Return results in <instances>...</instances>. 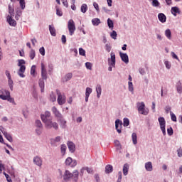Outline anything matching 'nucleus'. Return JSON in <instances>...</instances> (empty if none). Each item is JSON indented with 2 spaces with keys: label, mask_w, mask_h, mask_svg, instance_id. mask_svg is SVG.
Masks as SVG:
<instances>
[{
  "label": "nucleus",
  "mask_w": 182,
  "mask_h": 182,
  "mask_svg": "<svg viewBox=\"0 0 182 182\" xmlns=\"http://www.w3.org/2000/svg\"><path fill=\"white\" fill-rule=\"evenodd\" d=\"M72 178L73 181L77 182L79 180V171L75 170L73 173L68 170H66L63 175V180L65 181H69Z\"/></svg>",
  "instance_id": "f257e3e1"
},
{
  "label": "nucleus",
  "mask_w": 182,
  "mask_h": 182,
  "mask_svg": "<svg viewBox=\"0 0 182 182\" xmlns=\"http://www.w3.org/2000/svg\"><path fill=\"white\" fill-rule=\"evenodd\" d=\"M0 99L7 100L13 105H16L15 100L11 97V92L5 89L0 90Z\"/></svg>",
  "instance_id": "f03ea898"
},
{
  "label": "nucleus",
  "mask_w": 182,
  "mask_h": 182,
  "mask_svg": "<svg viewBox=\"0 0 182 182\" xmlns=\"http://www.w3.org/2000/svg\"><path fill=\"white\" fill-rule=\"evenodd\" d=\"M25 63L24 60H18V66H19L20 68L18 71V75L20 77H25V75H23V73H25V70H26V67L23 65Z\"/></svg>",
  "instance_id": "7ed1b4c3"
},
{
  "label": "nucleus",
  "mask_w": 182,
  "mask_h": 182,
  "mask_svg": "<svg viewBox=\"0 0 182 182\" xmlns=\"http://www.w3.org/2000/svg\"><path fill=\"white\" fill-rule=\"evenodd\" d=\"M136 107L139 113L141 114H144V116H147L149 114V110L146 109V105H144V102H137Z\"/></svg>",
  "instance_id": "20e7f679"
},
{
  "label": "nucleus",
  "mask_w": 182,
  "mask_h": 182,
  "mask_svg": "<svg viewBox=\"0 0 182 182\" xmlns=\"http://www.w3.org/2000/svg\"><path fill=\"white\" fill-rule=\"evenodd\" d=\"M56 94L58 96L57 102L60 106L66 103V96H65L59 90H56Z\"/></svg>",
  "instance_id": "39448f33"
},
{
  "label": "nucleus",
  "mask_w": 182,
  "mask_h": 182,
  "mask_svg": "<svg viewBox=\"0 0 182 182\" xmlns=\"http://www.w3.org/2000/svg\"><path fill=\"white\" fill-rule=\"evenodd\" d=\"M108 64L109 65L108 70L109 72H112V68H114V65H116V55L114 53H111V60L110 58L108 59Z\"/></svg>",
  "instance_id": "423d86ee"
},
{
  "label": "nucleus",
  "mask_w": 182,
  "mask_h": 182,
  "mask_svg": "<svg viewBox=\"0 0 182 182\" xmlns=\"http://www.w3.org/2000/svg\"><path fill=\"white\" fill-rule=\"evenodd\" d=\"M158 122L159 123V126L161 127V130L162 131V133L164 136H166V119L163 117H160L158 119Z\"/></svg>",
  "instance_id": "0eeeda50"
},
{
  "label": "nucleus",
  "mask_w": 182,
  "mask_h": 182,
  "mask_svg": "<svg viewBox=\"0 0 182 182\" xmlns=\"http://www.w3.org/2000/svg\"><path fill=\"white\" fill-rule=\"evenodd\" d=\"M45 126L46 129H54L55 130H58L59 129V125L56 122H52V119L46 122Z\"/></svg>",
  "instance_id": "6e6552de"
},
{
  "label": "nucleus",
  "mask_w": 182,
  "mask_h": 182,
  "mask_svg": "<svg viewBox=\"0 0 182 182\" xmlns=\"http://www.w3.org/2000/svg\"><path fill=\"white\" fill-rule=\"evenodd\" d=\"M68 31L70 32V36L75 33L76 31V26L75 25V21L73 20H70L68 24Z\"/></svg>",
  "instance_id": "1a4fd4ad"
},
{
  "label": "nucleus",
  "mask_w": 182,
  "mask_h": 182,
  "mask_svg": "<svg viewBox=\"0 0 182 182\" xmlns=\"http://www.w3.org/2000/svg\"><path fill=\"white\" fill-rule=\"evenodd\" d=\"M66 166H70V167H76L77 166V162L76 160L72 159L71 157H68L65 160Z\"/></svg>",
  "instance_id": "9d476101"
},
{
  "label": "nucleus",
  "mask_w": 182,
  "mask_h": 182,
  "mask_svg": "<svg viewBox=\"0 0 182 182\" xmlns=\"http://www.w3.org/2000/svg\"><path fill=\"white\" fill-rule=\"evenodd\" d=\"M41 120L43 122V123H46V122H48L50 119V112L49 111H46L44 114H42L41 116Z\"/></svg>",
  "instance_id": "9b49d317"
},
{
  "label": "nucleus",
  "mask_w": 182,
  "mask_h": 182,
  "mask_svg": "<svg viewBox=\"0 0 182 182\" xmlns=\"http://www.w3.org/2000/svg\"><path fill=\"white\" fill-rule=\"evenodd\" d=\"M41 77H42V79H43L44 80H46V79H48L46 66H45V64H43V63H41Z\"/></svg>",
  "instance_id": "f8f14e48"
},
{
  "label": "nucleus",
  "mask_w": 182,
  "mask_h": 182,
  "mask_svg": "<svg viewBox=\"0 0 182 182\" xmlns=\"http://www.w3.org/2000/svg\"><path fill=\"white\" fill-rule=\"evenodd\" d=\"M123 126V122L120 121V119H117L115 121V129L117 132V133L120 134L122 133V127Z\"/></svg>",
  "instance_id": "ddd939ff"
},
{
  "label": "nucleus",
  "mask_w": 182,
  "mask_h": 182,
  "mask_svg": "<svg viewBox=\"0 0 182 182\" xmlns=\"http://www.w3.org/2000/svg\"><path fill=\"white\" fill-rule=\"evenodd\" d=\"M52 112L55 117L57 118V120H59L60 119H62V117H63V115L60 114V112L58 110V108H56V107H52Z\"/></svg>",
  "instance_id": "4468645a"
},
{
  "label": "nucleus",
  "mask_w": 182,
  "mask_h": 182,
  "mask_svg": "<svg viewBox=\"0 0 182 182\" xmlns=\"http://www.w3.org/2000/svg\"><path fill=\"white\" fill-rule=\"evenodd\" d=\"M7 22L10 25V26H16V21L15 19L12 18V16H7Z\"/></svg>",
  "instance_id": "2eb2a0df"
},
{
  "label": "nucleus",
  "mask_w": 182,
  "mask_h": 182,
  "mask_svg": "<svg viewBox=\"0 0 182 182\" xmlns=\"http://www.w3.org/2000/svg\"><path fill=\"white\" fill-rule=\"evenodd\" d=\"M119 56L122 62H124V63H129V55H127L126 53H122V52H120Z\"/></svg>",
  "instance_id": "dca6fc26"
},
{
  "label": "nucleus",
  "mask_w": 182,
  "mask_h": 182,
  "mask_svg": "<svg viewBox=\"0 0 182 182\" xmlns=\"http://www.w3.org/2000/svg\"><path fill=\"white\" fill-rule=\"evenodd\" d=\"M68 147L70 153H75V150H76V146L72 141L68 142Z\"/></svg>",
  "instance_id": "f3484780"
},
{
  "label": "nucleus",
  "mask_w": 182,
  "mask_h": 182,
  "mask_svg": "<svg viewBox=\"0 0 182 182\" xmlns=\"http://www.w3.org/2000/svg\"><path fill=\"white\" fill-rule=\"evenodd\" d=\"M33 163L34 164H36V166H38V167H41L42 166V159L39 156H36L33 158Z\"/></svg>",
  "instance_id": "a211bd4d"
},
{
  "label": "nucleus",
  "mask_w": 182,
  "mask_h": 182,
  "mask_svg": "<svg viewBox=\"0 0 182 182\" xmlns=\"http://www.w3.org/2000/svg\"><path fill=\"white\" fill-rule=\"evenodd\" d=\"M171 14H173L174 16H177V14H181V11L178 7L175 6L171 8Z\"/></svg>",
  "instance_id": "6ab92c4d"
},
{
  "label": "nucleus",
  "mask_w": 182,
  "mask_h": 182,
  "mask_svg": "<svg viewBox=\"0 0 182 182\" xmlns=\"http://www.w3.org/2000/svg\"><path fill=\"white\" fill-rule=\"evenodd\" d=\"M58 122H60V126L62 129H66V120H65L63 117L60 118V119H58Z\"/></svg>",
  "instance_id": "aec40b11"
},
{
  "label": "nucleus",
  "mask_w": 182,
  "mask_h": 182,
  "mask_svg": "<svg viewBox=\"0 0 182 182\" xmlns=\"http://www.w3.org/2000/svg\"><path fill=\"white\" fill-rule=\"evenodd\" d=\"M158 18H159L160 22H161L162 23H164V22H166V21L167 19V17H166V15H164V14H163V13H160L158 15Z\"/></svg>",
  "instance_id": "412c9836"
},
{
  "label": "nucleus",
  "mask_w": 182,
  "mask_h": 182,
  "mask_svg": "<svg viewBox=\"0 0 182 182\" xmlns=\"http://www.w3.org/2000/svg\"><path fill=\"white\" fill-rule=\"evenodd\" d=\"M145 168L146 171H153V164H151V162L146 163Z\"/></svg>",
  "instance_id": "4be33fe9"
},
{
  "label": "nucleus",
  "mask_w": 182,
  "mask_h": 182,
  "mask_svg": "<svg viewBox=\"0 0 182 182\" xmlns=\"http://www.w3.org/2000/svg\"><path fill=\"white\" fill-rule=\"evenodd\" d=\"M43 78L39 80L38 85L41 89V92H43L45 90V81H43Z\"/></svg>",
  "instance_id": "5701e85b"
},
{
  "label": "nucleus",
  "mask_w": 182,
  "mask_h": 182,
  "mask_svg": "<svg viewBox=\"0 0 182 182\" xmlns=\"http://www.w3.org/2000/svg\"><path fill=\"white\" fill-rule=\"evenodd\" d=\"M129 164H125L123 166V174L124 176H127L129 174Z\"/></svg>",
  "instance_id": "b1692460"
},
{
  "label": "nucleus",
  "mask_w": 182,
  "mask_h": 182,
  "mask_svg": "<svg viewBox=\"0 0 182 182\" xmlns=\"http://www.w3.org/2000/svg\"><path fill=\"white\" fill-rule=\"evenodd\" d=\"M96 92L97 97H100V95H102V86L100 85H97Z\"/></svg>",
  "instance_id": "393cba45"
},
{
  "label": "nucleus",
  "mask_w": 182,
  "mask_h": 182,
  "mask_svg": "<svg viewBox=\"0 0 182 182\" xmlns=\"http://www.w3.org/2000/svg\"><path fill=\"white\" fill-rule=\"evenodd\" d=\"M50 33L52 36H56V29L52 26H49Z\"/></svg>",
  "instance_id": "a878e982"
},
{
  "label": "nucleus",
  "mask_w": 182,
  "mask_h": 182,
  "mask_svg": "<svg viewBox=\"0 0 182 182\" xmlns=\"http://www.w3.org/2000/svg\"><path fill=\"white\" fill-rule=\"evenodd\" d=\"M133 144H137V134L133 132L132 134Z\"/></svg>",
  "instance_id": "bb28decb"
},
{
  "label": "nucleus",
  "mask_w": 182,
  "mask_h": 182,
  "mask_svg": "<svg viewBox=\"0 0 182 182\" xmlns=\"http://www.w3.org/2000/svg\"><path fill=\"white\" fill-rule=\"evenodd\" d=\"M4 137H6V140L10 141V143H12V141H14V139H12V136L10 134H8V132L4 133Z\"/></svg>",
  "instance_id": "cd10ccee"
},
{
  "label": "nucleus",
  "mask_w": 182,
  "mask_h": 182,
  "mask_svg": "<svg viewBox=\"0 0 182 182\" xmlns=\"http://www.w3.org/2000/svg\"><path fill=\"white\" fill-rule=\"evenodd\" d=\"M113 171V166L112 165H107L105 167V173L107 174H109V173H112Z\"/></svg>",
  "instance_id": "c85d7f7f"
},
{
  "label": "nucleus",
  "mask_w": 182,
  "mask_h": 182,
  "mask_svg": "<svg viewBox=\"0 0 182 182\" xmlns=\"http://www.w3.org/2000/svg\"><path fill=\"white\" fill-rule=\"evenodd\" d=\"M92 25H94V26H97L99 23H100V19H99L98 18H93L92 20Z\"/></svg>",
  "instance_id": "c756f323"
},
{
  "label": "nucleus",
  "mask_w": 182,
  "mask_h": 182,
  "mask_svg": "<svg viewBox=\"0 0 182 182\" xmlns=\"http://www.w3.org/2000/svg\"><path fill=\"white\" fill-rule=\"evenodd\" d=\"M9 14L11 16H14L15 15V10L13 9L11 5H9Z\"/></svg>",
  "instance_id": "7c9ffc66"
},
{
  "label": "nucleus",
  "mask_w": 182,
  "mask_h": 182,
  "mask_svg": "<svg viewBox=\"0 0 182 182\" xmlns=\"http://www.w3.org/2000/svg\"><path fill=\"white\" fill-rule=\"evenodd\" d=\"M81 12H82V14H86V12H87V4H83L81 6Z\"/></svg>",
  "instance_id": "2f4dec72"
},
{
  "label": "nucleus",
  "mask_w": 182,
  "mask_h": 182,
  "mask_svg": "<svg viewBox=\"0 0 182 182\" xmlns=\"http://www.w3.org/2000/svg\"><path fill=\"white\" fill-rule=\"evenodd\" d=\"M152 1L151 5L152 6H154L155 8H158V6H160V2H159V0H149Z\"/></svg>",
  "instance_id": "473e14b6"
},
{
  "label": "nucleus",
  "mask_w": 182,
  "mask_h": 182,
  "mask_svg": "<svg viewBox=\"0 0 182 182\" xmlns=\"http://www.w3.org/2000/svg\"><path fill=\"white\" fill-rule=\"evenodd\" d=\"M72 76H73V75L70 73L66 74L64 77V82H68V80H70L72 79Z\"/></svg>",
  "instance_id": "72a5a7b5"
},
{
  "label": "nucleus",
  "mask_w": 182,
  "mask_h": 182,
  "mask_svg": "<svg viewBox=\"0 0 182 182\" xmlns=\"http://www.w3.org/2000/svg\"><path fill=\"white\" fill-rule=\"evenodd\" d=\"M8 82L11 90H14V81L12 80V78H9Z\"/></svg>",
  "instance_id": "f704fd0d"
},
{
  "label": "nucleus",
  "mask_w": 182,
  "mask_h": 182,
  "mask_svg": "<svg viewBox=\"0 0 182 182\" xmlns=\"http://www.w3.org/2000/svg\"><path fill=\"white\" fill-rule=\"evenodd\" d=\"M60 150L63 156H65V154H66V146L65 144H62L60 146Z\"/></svg>",
  "instance_id": "c9c22d12"
},
{
  "label": "nucleus",
  "mask_w": 182,
  "mask_h": 182,
  "mask_svg": "<svg viewBox=\"0 0 182 182\" xmlns=\"http://www.w3.org/2000/svg\"><path fill=\"white\" fill-rule=\"evenodd\" d=\"M165 35L168 39H171V31H170V29L166 30Z\"/></svg>",
  "instance_id": "e433bc0d"
},
{
  "label": "nucleus",
  "mask_w": 182,
  "mask_h": 182,
  "mask_svg": "<svg viewBox=\"0 0 182 182\" xmlns=\"http://www.w3.org/2000/svg\"><path fill=\"white\" fill-rule=\"evenodd\" d=\"M130 124V121L128 118H124V123L123 125L124 127H127Z\"/></svg>",
  "instance_id": "4c0bfd02"
},
{
  "label": "nucleus",
  "mask_w": 182,
  "mask_h": 182,
  "mask_svg": "<svg viewBox=\"0 0 182 182\" xmlns=\"http://www.w3.org/2000/svg\"><path fill=\"white\" fill-rule=\"evenodd\" d=\"M107 25L109 28H113V27H114L113 21H112L110 18H108L107 19Z\"/></svg>",
  "instance_id": "58836bf2"
},
{
  "label": "nucleus",
  "mask_w": 182,
  "mask_h": 182,
  "mask_svg": "<svg viewBox=\"0 0 182 182\" xmlns=\"http://www.w3.org/2000/svg\"><path fill=\"white\" fill-rule=\"evenodd\" d=\"M30 58L31 59V60H33V59H35V50H31L30 51V54H29Z\"/></svg>",
  "instance_id": "ea45409f"
},
{
  "label": "nucleus",
  "mask_w": 182,
  "mask_h": 182,
  "mask_svg": "<svg viewBox=\"0 0 182 182\" xmlns=\"http://www.w3.org/2000/svg\"><path fill=\"white\" fill-rule=\"evenodd\" d=\"M18 1L19 4H20V6L21 8V9H25V0H17Z\"/></svg>",
  "instance_id": "a19ab883"
},
{
  "label": "nucleus",
  "mask_w": 182,
  "mask_h": 182,
  "mask_svg": "<svg viewBox=\"0 0 182 182\" xmlns=\"http://www.w3.org/2000/svg\"><path fill=\"white\" fill-rule=\"evenodd\" d=\"M36 72V65H33L31 69V75L35 76V73Z\"/></svg>",
  "instance_id": "79ce46f5"
},
{
  "label": "nucleus",
  "mask_w": 182,
  "mask_h": 182,
  "mask_svg": "<svg viewBox=\"0 0 182 182\" xmlns=\"http://www.w3.org/2000/svg\"><path fill=\"white\" fill-rule=\"evenodd\" d=\"M79 54L81 56H86V51L83 48H79Z\"/></svg>",
  "instance_id": "37998d69"
},
{
  "label": "nucleus",
  "mask_w": 182,
  "mask_h": 182,
  "mask_svg": "<svg viewBox=\"0 0 182 182\" xmlns=\"http://www.w3.org/2000/svg\"><path fill=\"white\" fill-rule=\"evenodd\" d=\"M92 90L90 87H87L85 91V96H90V93H92Z\"/></svg>",
  "instance_id": "c03bdc74"
},
{
  "label": "nucleus",
  "mask_w": 182,
  "mask_h": 182,
  "mask_svg": "<svg viewBox=\"0 0 182 182\" xmlns=\"http://www.w3.org/2000/svg\"><path fill=\"white\" fill-rule=\"evenodd\" d=\"M171 119L172 122H177V117H176V114L174 113L171 112Z\"/></svg>",
  "instance_id": "a18cd8bd"
},
{
  "label": "nucleus",
  "mask_w": 182,
  "mask_h": 182,
  "mask_svg": "<svg viewBox=\"0 0 182 182\" xmlns=\"http://www.w3.org/2000/svg\"><path fill=\"white\" fill-rule=\"evenodd\" d=\"M88 174H93V168L85 167Z\"/></svg>",
  "instance_id": "49530a36"
},
{
  "label": "nucleus",
  "mask_w": 182,
  "mask_h": 182,
  "mask_svg": "<svg viewBox=\"0 0 182 182\" xmlns=\"http://www.w3.org/2000/svg\"><path fill=\"white\" fill-rule=\"evenodd\" d=\"M128 86H129V92H133V90H134V89L133 88V82H128Z\"/></svg>",
  "instance_id": "de8ad7c7"
},
{
  "label": "nucleus",
  "mask_w": 182,
  "mask_h": 182,
  "mask_svg": "<svg viewBox=\"0 0 182 182\" xmlns=\"http://www.w3.org/2000/svg\"><path fill=\"white\" fill-rule=\"evenodd\" d=\"M36 127H39V129H42V122H41V120L36 121Z\"/></svg>",
  "instance_id": "09e8293b"
},
{
  "label": "nucleus",
  "mask_w": 182,
  "mask_h": 182,
  "mask_svg": "<svg viewBox=\"0 0 182 182\" xmlns=\"http://www.w3.org/2000/svg\"><path fill=\"white\" fill-rule=\"evenodd\" d=\"M50 100L51 102H56V96L53 95V93L50 95Z\"/></svg>",
  "instance_id": "8fccbe9b"
},
{
  "label": "nucleus",
  "mask_w": 182,
  "mask_h": 182,
  "mask_svg": "<svg viewBox=\"0 0 182 182\" xmlns=\"http://www.w3.org/2000/svg\"><path fill=\"white\" fill-rule=\"evenodd\" d=\"M110 36L112 39H116V38H117V33H116L115 31H113L112 33L110 34Z\"/></svg>",
  "instance_id": "3c124183"
},
{
  "label": "nucleus",
  "mask_w": 182,
  "mask_h": 182,
  "mask_svg": "<svg viewBox=\"0 0 182 182\" xmlns=\"http://www.w3.org/2000/svg\"><path fill=\"white\" fill-rule=\"evenodd\" d=\"M167 133L168 134V136H173V128L172 127H169L167 129Z\"/></svg>",
  "instance_id": "603ef678"
},
{
  "label": "nucleus",
  "mask_w": 182,
  "mask_h": 182,
  "mask_svg": "<svg viewBox=\"0 0 182 182\" xmlns=\"http://www.w3.org/2000/svg\"><path fill=\"white\" fill-rule=\"evenodd\" d=\"M85 68H87L89 70H92V63L87 62L85 63Z\"/></svg>",
  "instance_id": "864d4df0"
},
{
  "label": "nucleus",
  "mask_w": 182,
  "mask_h": 182,
  "mask_svg": "<svg viewBox=\"0 0 182 182\" xmlns=\"http://www.w3.org/2000/svg\"><path fill=\"white\" fill-rule=\"evenodd\" d=\"M114 144L116 146H117V149H122V145L120 144V141L116 140L114 141Z\"/></svg>",
  "instance_id": "5fc2aeb1"
},
{
  "label": "nucleus",
  "mask_w": 182,
  "mask_h": 182,
  "mask_svg": "<svg viewBox=\"0 0 182 182\" xmlns=\"http://www.w3.org/2000/svg\"><path fill=\"white\" fill-rule=\"evenodd\" d=\"M177 155L178 157H182V149L181 147L177 149Z\"/></svg>",
  "instance_id": "6e6d98bb"
},
{
  "label": "nucleus",
  "mask_w": 182,
  "mask_h": 182,
  "mask_svg": "<svg viewBox=\"0 0 182 182\" xmlns=\"http://www.w3.org/2000/svg\"><path fill=\"white\" fill-rule=\"evenodd\" d=\"M39 52H40L41 55H42L43 56H45V48L44 47H41L39 49Z\"/></svg>",
  "instance_id": "4d7b16f0"
},
{
  "label": "nucleus",
  "mask_w": 182,
  "mask_h": 182,
  "mask_svg": "<svg viewBox=\"0 0 182 182\" xmlns=\"http://www.w3.org/2000/svg\"><path fill=\"white\" fill-rule=\"evenodd\" d=\"M63 5L65 6V8H69V3H68V0H62Z\"/></svg>",
  "instance_id": "13d9d810"
},
{
  "label": "nucleus",
  "mask_w": 182,
  "mask_h": 182,
  "mask_svg": "<svg viewBox=\"0 0 182 182\" xmlns=\"http://www.w3.org/2000/svg\"><path fill=\"white\" fill-rule=\"evenodd\" d=\"M171 56L173 59H176V60L180 61V59L178 58V56L174 53V52H171Z\"/></svg>",
  "instance_id": "bf43d9fd"
},
{
  "label": "nucleus",
  "mask_w": 182,
  "mask_h": 182,
  "mask_svg": "<svg viewBox=\"0 0 182 182\" xmlns=\"http://www.w3.org/2000/svg\"><path fill=\"white\" fill-rule=\"evenodd\" d=\"M56 14L58 16H62L63 15V13L62 12V11H60L59 9H56Z\"/></svg>",
  "instance_id": "052dcab7"
},
{
  "label": "nucleus",
  "mask_w": 182,
  "mask_h": 182,
  "mask_svg": "<svg viewBox=\"0 0 182 182\" xmlns=\"http://www.w3.org/2000/svg\"><path fill=\"white\" fill-rule=\"evenodd\" d=\"M93 6L96 9L97 12H99V11H100L99 4H97V3H96V2H94L93 3Z\"/></svg>",
  "instance_id": "680f3d73"
},
{
  "label": "nucleus",
  "mask_w": 182,
  "mask_h": 182,
  "mask_svg": "<svg viewBox=\"0 0 182 182\" xmlns=\"http://www.w3.org/2000/svg\"><path fill=\"white\" fill-rule=\"evenodd\" d=\"M105 49L107 51L110 52L112 50V46H110L109 44H106Z\"/></svg>",
  "instance_id": "e2e57ef3"
},
{
  "label": "nucleus",
  "mask_w": 182,
  "mask_h": 182,
  "mask_svg": "<svg viewBox=\"0 0 182 182\" xmlns=\"http://www.w3.org/2000/svg\"><path fill=\"white\" fill-rule=\"evenodd\" d=\"M165 65L166 69H170V68H171V64H170V63L168 61H165Z\"/></svg>",
  "instance_id": "0e129e2a"
},
{
  "label": "nucleus",
  "mask_w": 182,
  "mask_h": 182,
  "mask_svg": "<svg viewBox=\"0 0 182 182\" xmlns=\"http://www.w3.org/2000/svg\"><path fill=\"white\" fill-rule=\"evenodd\" d=\"M61 41L63 44L66 43V36L65 35L62 36Z\"/></svg>",
  "instance_id": "69168bd1"
},
{
  "label": "nucleus",
  "mask_w": 182,
  "mask_h": 182,
  "mask_svg": "<svg viewBox=\"0 0 182 182\" xmlns=\"http://www.w3.org/2000/svg\"><path fill=\"white\" fill-rule=\"evenodd\" d=\"M5 74H6V76H7L8 79H11L12 78L11 77V73H9V71L6 70Z\"/></svg>",
  "instance_id": "338daca9"
},
{
  "label": "nucleus",
  "mask_w": 182,
  "mask_h": 182,
  "mask_svg": "<svg viewBox=\"0 0 182 182\" xmlns=\"http://www.w3.org/2000/svg\"><path fill=\"white\" fill-rule=\"evenodd\" d=\"M177 92H178V93H182V87L181 86L177 87Z\"/></svg>",
  "instance_id": "774afa93"
}]
</instances>
